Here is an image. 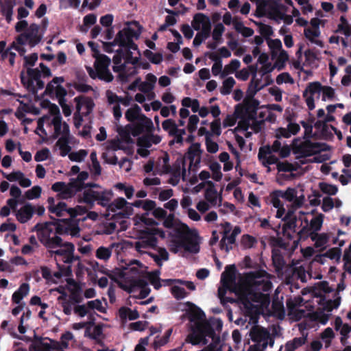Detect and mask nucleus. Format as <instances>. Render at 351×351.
Masks as SVG:
<instances>
[{"instance_id": "6ab92c4d", "label": "nucleus", "mask_w": 351, "mask_h": 351, "mask_svg": "<svg viewBox=\"0 0 351 351\" xmlns=\"http://www.w3.org/2000/svg\"><path fill=\"white\" fill-rule=\"evenodd\" d=\"M35 213L34 207L29 203L25 204L23 206L16 210L15 216L16 219L21 223L29 221Z\"/></svg>"}, {"instance_id": "f03ea898", "label": "nucleus", "mask_w": 351, "mask_h": 351, "mask_svg": "<svg viewBox=\"0 0 351 351\" xmlns=\"http://www.w3.org/2000/svg\"><path fill=\"white\" fill-rule=\"evenodd\" d=\"M197 143H193L189 148L183 158H178L172 166L169 165V156L165 153L158 158L155 166V173L170 174L168 183L176 186L180 178L193 185L197 181Z\"/></svg>"}, {"instance_id": "13d9d810", "label": "nucleus", "mask_w": 351, "mask_h": 351, "mask_svg": "<svg viewBox=\"0 0 351 351\" xmlns=\"http://www.w3.org/2000/svg\"><path fill=\"white\" fill-rule=\"evenodd\" d=\"M320 190L325 194L330 195H335L338 191V188L335 185L327 184L326 182H320L319 184Z\"/></svg>"}, {"instance_id": "79ce46f5", "label": "nucleus", "mask_w": 351, "mask_h": 351, "mask_svg": "<svg viewBox=\"0 0 351 351\" xmlns=\"http://www.w3.org/2000/svg\"><path fill=\"white\" fill-rule=\"evenodd\" d=\"M271 258L276 270L278 271H281L286 264L283 256L279 252L272 250Z\"/></svg>"}, {"instance_id": "b1692460", "label": "nucleus", "mask_w": 351, "mask_h": 351, "mask_svg": "<svg viewBox=\"0 0 351 351\" xmlns=\"http://www.w3.org/2000/svg\"><path fill=\"white\" fill-rule=\"evenodd\" d=\"M134 129L136 132L133 133L134 136L143 132H147L149 134L154 130V124L150 119L146 117L144 114H142L136 121V125L135 126Z\"/></svg>"}, {"instance_id": "412c9836", "label": "nucleus", "mask_w": 351, "mask_h": 351, "mask_svg": "<svg viewBox=\"0 0 351 351\" xmlns=\"http://www.w3.org/2000/svg\"><path fill=\"white\" fill-rule=\"evenodd\" d=\"M282 220L285 221V223L282 226L283 235L287 237L289 239H291L292 237L290 233L287 232V230H290L293 232H295L297 217L293 215L292 211L289 210Z\"/></svg>"}, {"instance_id": "ddd939ff", "label": "nucleus", "mask_w": 351, "mask_h": 351, "mask_svg": "<svg viewBox=\"0 0 351 351\" xmlns=\"http://www.w3.org/2000/svg\"><path fill=\"white\" fill-rule=\"evenodd\" d=\"M27 77H25L24 76L23 73H21V82L29 91L32 92V93H34L36 90L34 81L38 80L40 78V71L38 69L28 68L27 70Z\"/></svg>"}, {"instance_id": "5fc2aeb1", "label": "nucleus", "mask_w": 351, "mask_h": 351, "mask_svg": "<svg viewBox=\"0 0 351 351\" xmlns=\"http://www.w3.org/2000/svg\"><path fill=\"white\" fill-rule=\"evenodd\" d=\"M46 123L49 125L50 123V116H43L38 120V125L35 132L40 136L47 135V132L44 129V123Z\"/></svg>"}, {"instance_id": "4d7b16f0", "label": "nucleus", "mask_w": 351, "mask_h": 351, "mask_svg": "<svg viewBox=\"0 0 351 351\" xmlns=\"http://www.w3.org/2000/svg\"><path fill=\"white\" fill-rule=\"evenodd\" d=\"M88 152L85 149H80L77 152H72L69 154V158L71 160L75 162H82L86 157Z\"/></svg>"}, {"instance_id": "6e6552de", "label": "nucleus", "mask_w": 351, "mask_h": 351, "mask_svg": "<svg viewBox=\"0 0 351 351\" xmlns=\"http://www.w3.org/2000/svg\"><path fill=\"white\" fill-rule=\"evenodd\" d=\"M260 102L258 99L244 98L241 104L235 106L234 114L237 117H247L248 119H256Z\"/></svg>"}, {"instance_id": "864d4df0", "label": "nucleus", "mask_w": 351, "mask_h": 351, "mask_svg": "<svg viewBox=\"0 0 351 351\" xmlns=\"http://www.w3.org/2000/svg\"><path fill=\"white\" fill-rule=\"evenodd\" d=\"M73 339V335L68 331L62 334L60 341L58 342V350L67 349L69 347V341Z\"/></svg>"}, {"instance_id": "c03bdc74", "label": "nucleus", "mask_w": 351, "mask_h": 351, "mask_svg": "<svg viewBox=\"0 0 351 351\" xmlns=\"http://www.w3.org/2000/svg\"><path fill=\"white\" fill-rule=\"evenodd\" d=\"M304 36L311 43H315L318 45H321L322 42L315 38L319 36V29H315L313 28H306L304 31Z\"/></svg>"}, {"instance_id": "393cba45", "label": "nucleus", "mask_w": 351, "mask_h": 351, "mask_svg": "<svg viewBox=\"0 0 351 351\" xmlns=\"http://www.w3.org/2000/svg\"><path fill=\"white\" fill-rule=\"evenodd\" d=\"M47 202L49 203L48 209L50 213L56 214L58 217H63L66 213L69 215V208H67L64 202H60L55 204L53 197H49Z\"/></svg>"}, {"instance_id": "7ed1b4c3", "label": "nucleus", "mask_w": 351, "mask_h": 351, "mask_svg": "<svg viewBox=\"0 0 351 351\" xmlns=\"http://www.w3.org/2000/svg\"><path fill=\"white\" fill-rule=\"evenodd\" d=\"M169 248L174 254L197 252V232L184 223L177 226L170 233Z\"/></svg>"}, {"instance_id": "de8ad7c7", "label": "nucleus", "mask_w": 351, "mask_h": 351, "mask_svg": "<svg viewBox=\"0 0 351 351\" xmlns=\"http://www.w3.org/2000/svg\"><path fill=\"white\" fill-rule=\"evenodd\" d=\"M58 300H62L61 306L62 307V311L65 315H70L72 313V311H74V307L76 305H75L69 299H67V298L60 296L58 298Z\"/></svg>"}, {"instance_id": "a878e982", "label": "nucleus", "mask_w": 351, "mask_h": 351, "mask_svg": "<svg viewBox=\"0 0 351 351\" xmlns=\"http://www.w3.org/2000/svg\"><path fill=\"white\" fill-rule=\"evenodd\" d=\"M15 4L14 0H0L1 12L8 23H10L12 20L13 8Z\"/></svg>"}, {"instance_id": "72a5a7b5", "label": "nucleus", "mask_w": 351, "mask_h": 351, "mask_svg": "<svg viewBox=\"0 0 351 351\" xmlns=\"http://www.w3.org/2000/svg\"><path fill=\"white\" fill-rule=\"evenodd\" d=\"M267 272L263 269H258L255 271H252L246 273L245 277L246 279L253 283H260L261 282V279L267 277Z\"/></svg>"}, {"instance_id": "4468645a", "label": "nucleus", "mask_w": 351, "mask_h": 351, "mask_svg": "<svg viewBox=\"0 0 351 351\" xmlns=\"http://www.w3.org/2000/svg\"><path fill=\"white\" fill-rule=\"evenodd\" d=\"M50 343L46 342L42 337L34 336V340L29 346V351H54L58 350V341L49 339Z\"/></svg>"}, {"instance_id": "09e8293b", "label": "nucleus", "mask_w": 351, "mask_h": 351, "mask_svg": "<svg viewBox=\"0 0 351 351\" xmlns=\"http://www.w3.org/2000/svg\"><path fill=\"white\" fill-rule=\"evenodd\" d=\"M240 65L241 63L239 60L237 59L232 60L228 64L225 66L221 73V77H223L230 73H233L240 67Z\"/></svg>"}, {"instance_id": "8fccbe9b", "label": "nucleus", "mask_w": 351, "mask_h": 351, "mask_svg": "<svg viewBox=\"0 0 351 351\" xmlns=\"http://www.w3.org/2000/svg\"><path fill=\"white\" fill-rule=\"evenodd\" d=\"M235 83L236 82L232 77L226 78L223 82V85L220 88V93L223 95H229Z\"/></svg>"}, {"instance_id": "37998d69", "label": "nucleus", "mask_w": 351, "mask_h": 351, "mask_svg": "<svg viewBox=\"0 0 351 351\" xmlns=\"http://www.w3.org/2000/svg\"><path fill=\"white\" fill-rule=\"evenodd\" d=\"M322 89H323V86L322 84L319 82H310L308 86H306V89L303 92V97H306V95H308V93H310V95H313L315 93H319L322 91Z\"/></svg>"}, {"instance_id": "39448f33", "label": "nucleus", "mask_w": 351, "mask_h": 351, "mask_svg": "<svg viewBox=\"0 0 351 351\" xmlns=\"http://www.w3.org/2000/svg\"><path fill=\"white\" fill-rule=\"evenodd\" d=\"M181 310L185 311L182 319H187L189 321V334L186 337V341L193 345H197V306L190 302L180 304Z\"/></svg>"}, {"instance_id": "f8f14e48", "label": "nucleus", "mask_w": 351, "mask_h": 351, "mask_svg": "<svg viewBox=\"0 0 351 351\" xmlns=\"http://www.w3.org/2000/svg\"><path fill=\"white\" fill-rule=\"evenodd\" d=\"M294 154H300L304 157L311 156L320 150V144L306 140L300 144L295 145L293 149Z\"/></svg>"}, {"instance_id": "a18cd8bd", "label": "nucleus", "mask_w": 351, "mask_h": 351, "mask_svg": "<svg viewBox=\"0 0 351 351\" xmlns=\"http://www.w3.org/2000/svg\"><path fill=\"white\" fill-rule=\"evenodd\" d=\"M311 240L315 241V247L318 248L323 247L327 243L328 237L326 233L319 234L317 232H315L311 237Z\"/></svg>"}, {"instance_id": "9d476101", "label": "nucleus", "mask_w": 351, "mask_h": 351, "mask_svg": "<svg viewBox=\"0 0 351 351\" xmlns=\"http://www.w3.org/2000/svg\"><path fill=\"white\" fill-rule=\"evenodd\" d=\"M123 249V244L121 243H112L108 247L100 246L95 251V256L97 259L107 262L111 257L113 252L119 254Z\"/></svg>"}, {"instance_id": "aec40b11", "label": "nucleus", "mask_w": 351, "mask_h": 351, "mask_svg": "<svg viewBox=\"0 0 351 351\" xmlns=\"http://www.w3.org/2000/svg\"><path fill=\"white\" fill-rule=\"evenodd\" d=\"M69 126L66 122H64L63 135L61 136L56 142V146H58L59 149L61 150L62 156H66L71 150V147L69 145Z\"/></svg>"}, {"instance_id": "49530a36", "label": "nucleus", "mask_w": 351, "mask_h": 351, "mask_svg": "<svg viewBox=\"0 0 351 351\" xmlns=\"http://www.w3.org/2000/svg\"><path fill=\"white\" fill-rule=\"evenodd\" d=\"M305 342V337H295L286 343L285 350L286 351H295L298 348L304 345Z\"/></svg>"}, {"instance_id": "3c124183", "label": "nucleus", "mask_w": 351, "mask_h": 351, "mask_svg": "<svg viewBox=\"0 0 351 351\" xmlns=\"http://www.w3.org/2000/svg\"><path fill=\"white\" fill-rule=\"evenodd\" d=\"M324 220V215L319 214L318 216L313 217L308 226L313 232H317L321 230Z\"/></svg>"}, {"instance_id": "2f4dec72", "label": "nucleus", "mask_w": 351, "mask_h": 351, "mask_svg": "<svg viewBox=\"0 0 351 351\" xmlns=\"http://www.w3.org/2000/svg\"><path fill=\"white\" fill-rule=\"evenodd\" d=\"M29 291V285L27 283H23L19 288L12 294V300L13 302L19 304L21 301Z\"/></svg>"}, {"instance_id": "603ef678", "label": "nucleus", "mask_w": 351, "mask_h": 351, "mask_svg": "<svg viewBox=\"0 0 351 351\" xmlns=\"http://www.w3.org/2000/svg\"><path fill=\"white\" fill-rule=\"evenodd\" d=\"M272 83H273V80H270V82H269L267 83H265L264 84H262V86H261V88H255L253 86V85H252L251 84H249L247 90L246 92V96L245 98H247L249 99H256L254 98V96L257 93V92H258L259 90L263 89L266 86L269 85Z\"/></svg>"}, {"instance_id": "0e129e2a", "label": "nucleus", "mask_w": 351, "mask_h": 351, "mask_svg": "<svg viewBox=\"0 0 351 351\" xmlns=\"http://www.w3.org/2000/svg\"><path fill=\"white\" fill-rule=\"evenodd\" d=\"M254 23L259 27V32L262 36L269 37L273 34V29L270 25L261 22H254Z\"/></svg>"}, {"instance_id": "7c9ffc66", "label": "nucleus", "mask_w": 351, "mask_h": 351, "mask_svg": "<svg viewBox=\"0 0 351 351\" xmlns=\"http://www.w3.org/2000/svg\"><path fill=\"white\" fill-rule=\"evenodd\" d=\"M143 265L138 261L134 260L125 268L124 274L130 275L132 278L139 275L143 272Z\"/></svg>"}, {"instance_id": "f3484780", "label": "nucleus", "mask_w": 351, "mask_h": 351, "mask_svg": "<svg viewBox=\"0 0 351 351\" xmlns=\"http://www.w3.org/2000/svg\"><path fill=\"white\" fill-rule=\"evenodd\" d=\"M237 268L234 265H228L225 267V271L221 274V282L226 288L235 284Z\"/></svg>"}, {"instance_id": "5701e85b", "label": "nucleus", "mask_w": 351, "mask_h": 351, "mask_svg": "<svg viewBox=\"0 0 351 351\" xmlns=\"http://www.w3.org/2000/svg\"><path fill=\"white\" fill-rule=\"evenodd\" d=\"M119 45L120 47H125L130 49H136V45L134 43L130 35L123 31H119L112 45Z\"/></svg>"}, {"instance_id": "f257e3e1", "label": "nucleus", "mask_w": 351, "mask_h": 351, "mask_svg": "<svg viewBox=\"0 0 351 351\" xmlns=\"http://www.w3.org/2000/svg\"><path fill=\"white\" fill-rule=\"evenodd\" d=\"M32 231L37 232L38 239L45 247L50 258H53L56 261L60 258L64 263L71 262V256L75 250L74 245L64 241L61 236L66 234L72 237H79L80 229L78 226L64 228L53 222L38 223Z\"/></svg>"}, {"instance_id": "1a4fd4ad", "label": "nucleus", "mask_w": 351, "mask_h": 351, "mask_svg": "<svg viewBox=\"0 0 351 351\" xmlns=\"http://www.w3.org/2000/svg\"><path fill=\"white\" fill-rule=\"evenodd\" d=\"M164 130L167 131L170 136H173V139L170 141V144L181 143L183 141L182 136L185 134L184 129H178L176 122L172 119H167L162 123Z\"/></svg>"}, {"instance_id": "4be33fe9", "label": "nucleus", "mask_w": 351, "mask_h": 351, "mask_svg": "<svg viewBox=\"0 0 351 351\" xmlns=\"http://www.w3.org/2000/svg\"><path fill=\"white\" fill-rule=\"evenodd\" d=\"M250 336L252 341L259 344L263 341L268 340V338H269V332L266 328L255 325L251 328Z\"/></svg>"}, {"instance_id": "338daca9", "label": "nucleus", "mask_w": 351, "mask_h": 351, "mask_svg": "<svg viewBox=\"0 0 351 351\" xmlns=\"http://www.w3.org/2000/svg\"><path fill=\"white\" fill-rule=\"evenodd\" d=\"M42 189L39 186H34L25 192V197L28 199H34L40 196Z\"/></svg>"}, {"instance_id": "69168bd1", "label": "nucleus", "mask_w": 351, "mask_h": 351, "mask_svg": "<svg viewBox=\"0 0 351 351\" xmlns=\"http://www.w3.org/2000/svg\"><path fill=\"white\" fill-rule=\"evenodd\" d=\"M88 177V173L86 171H82L78 173L75 180H71V181L76 185V186H79V189L81 191L84 187V181L86 180Z\"/></svg>"}, {"instance_id": "bf43d9fd", "label": "nucleus", "mask_w": 351, "mask_h": 351, "mask_svg": "<svg viewBox=\"0 0 351 351\" xmlns=\"http://www.w3.org/2000/svg\"><path fill=\"white\" fill-rule=\"evenodd\" d=\"M210 169L213 173V179L218 182L222 178V173L221 171V165L217 162H213L210 165Z\"/></svg>"}, {"instance_id": "e433bc0d", "label": "nucleus", "mask_w": 351, "mask_h": 351, "mask_svg": "<svg viewBox=\"0 0 351 351\" xmlns=\"http://www.w3.org/2000/svg\"><path fill=\"white\" fill-rule=\"evenodd\" d=\"M141 115V109L136 104L128 109L125 114V118L130 122L137 121Z\"/></svg>"}, {"instance_id": "c85d7f7f", "label": "nucleus", "mask_w": 351, "mask_h": 351, "mask_svg": "<svg viewBox=\"0 0 351 351\" xmlns=\"http://www.w3.org/2000/svg\"><path fill=\"white\" fill-rule=\"evenodd\" d=\"M207 188L205 191V198L212 206L217 203L218 195L215 184L212 181H206Z\"/></svg>"}, {"instance_id": "ea45409f", "label": "nucleus", "mask_w": 351, "mask_h": 351, "mask_svg": "<svg viewBox=\"0 0 351 351\" xmlns=\"http://www.w3.org/2000/svg\"><path fill=\"white\" fill-rule=\"evenodd\" d=\"M130 203L128 202L123 197H118L115 199L112 202H109L107 205L108 210L112 212H116L117 210L123 208L124 207L128 208Z\"/></svg>"}, {"instance_id": "473e14b6", "label": "nucleus", "mask_w": 351, "mask_h": 351, "mask_svg": "<svg viewBox=\"0 0 351 351\" xmlns=\"http://www.w3.org/2000/svg\"><path fill=\"white\" fill-rule=\"evenodd\" d=\"M54 128L53 137L57 138L58 136L63 135L64 123H62V117L57 115L56 117H50V123Z\"/></svg>"}, {"instance_id": "c756f323", "label": "nucleus", "mask_w": 351, "mask_h": 351, "mask_svg": "<svg viewBox=\"0 0 351 351\" xmlns=\"http://www.w3.org/2000/svg\"><path fill=\"white\" fill-rule=\"evenodd\" d=\"M75 101H76V112L73 115L74 125L77 128H79L81 126L82 122L83 121L80 111L84 106H86V108H88L89 106L88 104H86L84 101H82L79 97H75Z\"/></svg>"}, {"instance_id": "680f3d73", "label": "nucleus", "mask_w": 351, "mask_h": 351, "mask_svg": "<svg viewBox=\"0 0 351 351\" xmlns=\"http://www.w3.org/2000/svg\"><path fill=\"white\" fill-rule=\"evenodd\" d=\"M171 293L177 300H182L186 297L188 294L183 287L178 285H173L171 288Z\"/></svg>"}, {"instance_id": "0eeeda50", "label": "nucleus", "mask_w": 351, "mask_h": 351, "mask_svg": "<svg viewBox=\"0 0 351 351\" xmlns=\"http://www.w3.org/2000/svg\"><path fill=\"white\" fill-rule=\"evenodd\" d=\"M112 197V192L111 191L102 189L97 190L88 189L84 191L82 199L90 206H93L95 202H97L98 204L105 207L109 204Z\"/></svg>"}, {"instance_id": "9b49d317", "label": "nucleus", "mask_w": 351, "mask_h": 351, "mask_svg": "<svg viewBox=\"0 0 351 351\" xmlns=\"http://www.w3.org/2000/svg\"><path fill=\"white\" fill-rule=\"evenodd\" d=\"M266 1H267L266 16L274 21L282 19L284 12L287 10L286 6L276 0H266Z\"/></svg>"}, {"instance_id": "774afa93", "label": "nucleus", "mask_w": 351, "mask_h": 351, "mask_svg": "<svg viewBox=\"0 0 351 351\" xmlns=\"http://www.w3.org/2000/svg\"><path fill=\"white\" fill-rule=\"evenodd\" d=\"M267 1H266V0H263L261 2L256 4V10L254 15L258 18L265 16L267 13Z\"/></svg>"}, {"instance_id": "4c0bfd02", "label": "nucleus", "mask_w": 351, "mask_h": 351, "mask_svg": "<svg viewBox=\"0 0 351 351\" xmlns=\"http://www.w3.org/2000/svg\"><path fill=\"white\" fill-rule=\"evenodd\" d=\"M135 132V129L130 125H127L125 128H121L119 130V134L121 139L127 143H130L133 141L131 138V135H133V133Z\"/></svg>"}, {"instance_id": "58836bf2", "label": "nucleus", "mask_w": 351, "mask_h": 351, "mask_svg": "<svg viewBox=\"0 0 351 351\" xmlns=\"http://www.w3.org/2000/svg\"><path fill=\"white\" fill-rule=\"evenodd\" d=\"M119 313L122 319L128 318L130 320H134L139 317L138 312L136 310H132L128 307H121Z\"/></svg>"}, {"instance_id": "a19ab883", "label": "nucleus", "mask_w": 351, "mask_h": 351, "mask_svg": "<svg viewBox=\"0 0 351 351\" xmlns=\"http://www.w3.org/2000/svg\"><path fill=\"white\" fill-rule=\"evenodd\" d=\"M304 221L306 223V225L304 226L301 228V230H300L298 232V240L294 241V243H295V245H297L299 240L304 241V240L307 239L308 237H310L311 239V237L313 236V234L314 233L308 226V220L306 219H305Z\"/></svg>"}, {"instance_id": "dca6fc26", "label": "nucleus", "mask_w": 351, "mask_h": 351, "mask_svg": "<svg viewBox=\"0 0 351 351\" xmlns=\"http://www.w3.org/2000/svg\"><path fill=\"white\" fill-rule=\"evenodd\" d=\"M241 230L239 226H235L232 232L228 235H223L220 242L219 247L221 250L229 252L232 249V245L235 243L236 237L241 233Z\"/></svg>"}, {"instance_id": "e2e57ef3", "label": "nucleus", "mask_w": 351, "mask_h": 351, "mask_svg": "<svg viewBox=\"0 0 351 351\" xmlns=\"http://www.w3.org/2000/svg\"><path fill=\"white\" fill-rule=\"evenodd\" d=\"M314 118H311L308 122L305 121H301L300 124L304 128V138H308L311 136L313 132L312 123L314 121Z\"/></svg>"}, {"instance_id": "423d86ee", "label": "nucleus", "mask_w": 351, "mask_h": 351, "mask_svg": "<svg viewBox=\"0 0 351 351\" xmlns=\"http://www.w3.org/2000/svg\"><path fill=\"white\" fill-rule=\"evenodd\" d=\"M156 236L165 238V233L155 227L146 228L145 234L134 243L136 251L140 253H148L147 250L154 248L157 245Z\"/></svg>"}, {"instance_id": "cd10ccee", "label": "nucleus", "mask_w": 351, "mask_h": 351, "mask_svg": "<svg viewBox=\"0 0 351 351\" xmlns=\"http://www.w3.org/2000/svg\"><path fill=\"white\" fill-rule=\"evenodd\" d=\"M156 81V77L152 73H149L146 75L145 81L141 82L139 84L138 90L142 93H149L154 89Z\"/></svg>"}, {"instance_id": "6e6d98bb", "label": "nucleus", "mask_w": 351, "mask_h": 351, "mask_svg": "<svg viewBox=\"0 0 351 351\" xmlns=\"http://www.w3.org/2000/svg\"><path fill=\"white\" fill-rule=\"evenodd\" d=\"M256 239L250 234H243L241 237V245L245 249H250L256 243Z\"/></svg>"}, {"instance_id": "bb28decb", "label": "nucleus", "mask_w": 351, "mask_h": 351, "mask_svg": "<svg viewBox=\"0 0 351 351\" xmlns=\"http://www.w3.org/2000/svg\"><path fill=\"white\" fill-rule=\"evenodd\" d=\"M113 71L116 73H119V77L121 81H127L128 77L134 75L137 73L136 69L134 66L132 65L129 69V71H126V65L123 64H114L112 67Z\"/></svg>"}, {"instance_id": "20e7f679", "label": "nucleus", "mask_w": 351, "mask_h": 351, "mask_svg": "<svg viewBox=\"0 0 351 351\" xmlns=\"http://www.w3.org/2000/svg\"><path fill=\"white\" fill-rule=\"evenodd\" d=\"M93 57L95 58L94 69L89 66H86L89 76L93 80L98 78L106 82H111L114 76L109 69L110 58L99 51H95Z\"/></svg>"}, {"instance_id": "a211bd4d", "label": "nucleus", "mask_w": 351, "mask_h": 351, "mask_svg": "<svg viewBox=\"0 0 351 351\" xmlns=\"http://www.w3.org/2000/svg\"><path fill=\"white\" fill-rule=\"evenodd\" d=\"M25 33L27 38V43L32 47L39 43L43 38V34L40 33V27L36 23H32Z\"/></svg>"}, {"instance_id": "052dcab7", "label": "nucleus", "mask_w": 351, "mask_h": 351, "mask_svg": "<svg viewBox=\"0 0 351 351\" xmlns=\"http://www.w3.org/2000/svg\"><path fill=\"white\" fill-rule=\"evenodd\" d=\"M278 193H280L282 198H284L288 202H293L297 195V191L294 188H288L285 191H282L279 190Z\"/></svg>"}, {"instance_id": "f704fd0d", "label": "nucleus", "mask_w": 351, "mask_h": 351, "mask_svg": "<svg viewBox=\"0 0 351 351\" xmlns=\"http://www.w3.org/2000/svg\"><path fill=\"white\" fill-rule=\"evenodd\" d=\"M161 141V138L158 135L147 134L139 138L138 142L141 146L150 147L153 144H158Z\"/></svg>"}, {"instance_id": "2eb2a0df", "label": "nucleus", "mask_w": 351, "mask_h": 351, "mask_svg": "<svg viewBox=\"0 0 351 351\" xmlns=\"http://www.w3.org/2000/svg\"><path fill=\"white\" fill-rule=\"evenodd\" d=\"M129 292L133 294L134 297L143 299L149 295L150 289L145 280L138 279L134 280L129 289Z\"/></svg>"}, {"instance_id": "c9c22d12", "label": "nucleus", "mask_w": 351, "mask_h": 351, "mask_svg": "<svg viewBox=\"0 0 351 351\" xmlns=\"http://www.w3.org/2000/svg\"><path fill=\"white\" fill-rule=\"evenodd\" d=\"M79 186L71 180V182L66 185L61 193H58L60 199H69L74 196L77 191H80Z\"/></svg>"}]
</instances>
